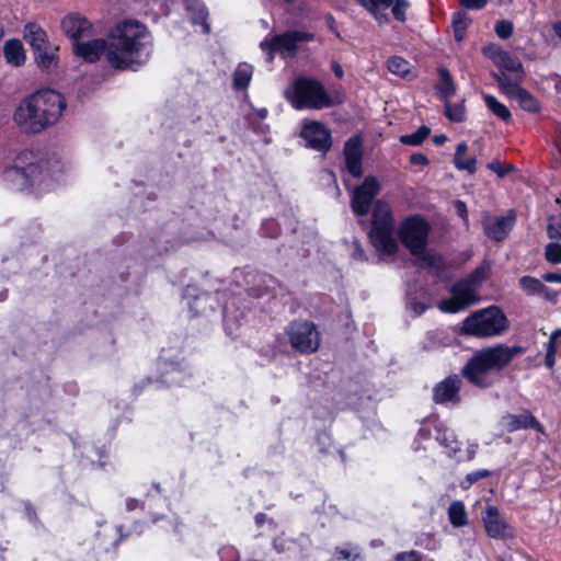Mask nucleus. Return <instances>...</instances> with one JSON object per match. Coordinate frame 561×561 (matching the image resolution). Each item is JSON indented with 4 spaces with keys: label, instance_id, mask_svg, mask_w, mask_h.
Masks as SVG:
<instances>
[{
    "label": "nucleus",
    "instance_id": "f257e3e1",
    "mask_svg": "<svg viewBox=\"0 0 561 561\" xmlns=\"http://www.w3.org/2000/svg\"><path fill=\"white\" fill-rule=\"evenodd\" d=\"M73 54L85 62H95L105 56L116 70L137 71L150 59L152 36L147 26L135 20L118 22L104 38H85L72 46Z\"/></svg>",
    "mask_w": 561,
    "mask_h": 561
},
{
    "label": "nucleus",
    "instance_id": "f03ea898",
    "mask_svg": "<svg viewBox=\"0 0 561 561\" xmlns=\"http://www.w3.org/2000/svg\"><path fill=\"white\" fill-rule=\"evenodd\" d=\"M62 171L59 159L37 157L33 151L24 150L3 170V179L13 190L42 193L54 187Z\"/></svg>",
    "mask_w": 561,
    "mask_h": 561
},
{
    "label": "nucleus",
    "instance_id": "7ed1b4c3",
    "mask_svg": "<svg viewBox=\"0 0 561 561\" xmlns=\"http://www.w3.org/2000/svg\"><path fill=\"white\" fill-rule=\"evenodd\" d=\"M67 106L55 90H39L24 98L13 114L14 123L26 134H39L56 125Z\"/></svg>",
    "mask_w": 561,
    "mask_h": 561
},
{
    "label": "nucleus",
    "instance_id": "20e7f679",
    "mask_svg": "<svg viewBox=\"0 0 561 561\" xmlns=\"http://www.w3.org/2000/svg\"><path fill=\"white\" fill-rule=\"evenodd\" d=\"M524 351L522 346L502 343L477 351L463 366L462 376L479 388H490L499 380V374Z\"/></svg>",
    "mask_w": 561,
    "mask_h": 561
},
{
    "label": "nucleus",
    "instance_id": "39448f33",
    "mask_svg": "<svg viewBox=\"0 0 561 561\" xmlns=\"http://www.w3.org/2000/svg\"><path fill=\"white\" fill-rule=\"evenodd\" d=\"M510 321L502 309L495 305L471 312L461 323L462 334L490 339L504 334Z\"/></svg>",
    "mask_w": 561,
    "mask_h": 561
},
{
    "label": "nucleus",
    "instance_id": "423d86ee",
    "mask_svg": "<svg viewBox=\"0 0 561 561\" xmlns=\"http://www.w3.org/2000/svg\"><path fill=\"white\" fill-rule=\"evenodd\" d=\"M284 94L296 110H322L334 104L320 81L304 76L295 79Z\"/></svg>",
    "mask_w": 561,
    "mask_h": 561
},
{
    "label": "nucleus",
    "instance_id": "0eeeda50",
    "mask_svg": "<svg viewBox=\"0 0 561 561\" xmlns=\"http://www.w3.org/2000/svg\"><path fill=\"white\" fill-rule=\"evenodd\" d=\"M394 231L396 225L390 206L382 201H377L373 208V221L369 231V239L377 252L392 255L398 251Z\"/></svg>",
    "mask_w": 561,
    "mask_h": 561
},
{
    "label": "nucleus",
    "instance_id": "6e6552de",
    "mask_svg": "<svg viewBox=\"0 0 561 561\" xmlns=\"http://www.w3.org/2000/svg\"><path fill=\"white\" fill-rule=\"evenodd\" d=\"M428 224L421 216L409 217L400 228L402 243L431 268H438L440 257L426 251Z\"/></svg>",
    "mask_w": 561,
    "mask_h": 561
},
{
    "label": "nucleus",
    "instance_id": "1a4fd4ad",
    "mask_svg": "<svg viewBox=\"0 0 561 561\" xmlns=\"http://www.w3.org/2000/svg\"><path fill=\"white\" fill-rule=\"evenodd\" d=\"M314 35L304 31H287L283 34H270L261 43L260 48L266 53L267 62H272L274 54L294 57L298 51V44L312 41Z\"/></svg>",
    "mask_w": 561,
    "mask_h": 561
},
{
    "label": "nucleus",
    "instance_id": "9d476101",
    "mask_svg": "<svg viewBox=\"0 0 561 561\" xmlns=\"http://www.w3.org/2000/svg\"><path fill=\"white\" fill-rule=\"evenodd\" d=\"M286 335L294 350L302 354H310L318 350L320 334L311 321H293L286 329Z\"/></svg>",
    "mask_w": 561,
    "mask_h": 561
},
{
    "label": "nucleus",
    "instance_id": "9b49d317",
    "mask_svg": "<svg viewBox=\"0 0 561 561\" xmlns=\"http://www.w3.org/2000/svg\"><path fill=\"white\" fill-rule=\"evenodd\" d=\"M478 288L473 287L465 278L453 285L451 297L439 302L443 312L456 313L479 301Z\"/></svg>",
    "mask_w": 561,
    "mask_h": 561
},
{
    "label": "nucleus",
    "instance_id": "f8f14e48",
    "mask_svg": "<svg viewBox=\"0 0 561 561\" xmlns=\"http://www.w3.org/2000/svg\"><path fill=\"white\" fill-rule=\"evenodd\" d=\"M159 367L161 370L160 378L157 380H152L151 378L147 379V382L153 385L157 389L171 386H182L191 376L187 365L171 360L165 356L160 357Z\"/></svg>",
    "mask_w": 561,
    "mask_h": 561
},
{
    "label": "nucleus",
    "instance_id": "ddd939ff",
    "mask_svg": "<svg viewBox=\"0 0 561 561\" xmlns=\"http://www.w3.org/2000/svg\"><path fill=\"white\" fill-rule=\"evenodd\" d=\"M436 440L446 449V455L457 461H471L479 448L477 443H470L466 450H461L460 442L456 434L454 431L446 427L437 428Z\"/></svg>",
    "mask_w": 561,
    "mask_h": 561
},
{
    "label": "nucleus",
    "instance_id": "4468645a",
    "mask_svg": "<svg viewBox=\"0 0 561 561\" xmlns=\"http://www.w3.org/2000/svg\"><path fill=\"white\" fill-rule=\"evenodd\" d=\"M61 30L72 46L95 35L92 22L79 12H70L61 20Z\"/></svg>",
    "mask_w": 561,
    "mask_h": 561
},
{
    "label": "nucleus",
    "instance_id": "2eb2a0df",
    "mask_svg": "<svg viewBox=\"0 0 561 561\" xmlns=\"http://www.w3.org/2000/svg\"><path fill=\"white\" fill-rule=\"evenodd\" d=\"M379 192V183L376 178L367 176L362 185L357 186L352 194L351 206L356 216L368 214L374 198Z\"/></svg>",
    "mask_w": 561,
    "mask_h": 561
},
{
    "label": "nucleus",
    "instance_id": "dca6fc26",
    "mask_svg": "<svg viewBox=\"0 0 561 561\" xmlns=\"http://www.w3.org/2000/svg\"><path fill=\"white\" fill-rule=\"evenodd\" d=\"M300 136L306 141V146L313 150L327 152L331 148V133L320 122L306 123L300 131Z\"/></svg>",
    "mask_w": 561,
    "mask_h": 561
},
{
    "label": "nucleus",
    "instance_id": "f3484780",
    "mask_svg": "<svg viewBox=\"0 0 561 561\" xmlns=\"http://www.w3.org/2000/svg\"><path fill=\"white\" fill-rule=\"evenodd\" d=\"M515 219L516 216L512 210L506 216H492L484 213L482 216L483 230L490 239L502 241L508 234Z\"/></svg>",
    "mask_w": 561,
    "mask_h": 561
},
{
    "label": "nucleus",
    "instance_id": "a211bd4d",
    "mask_svg": "<svg viewBox=\"0 0 561 561\" xmlns=\"http://www.w3.org/2000/svg\"><path fill=\"white\" fill-rule=\"evenodd\" d=\"M462 385L461 377L451 375L438 382L433 391V400L438 404L460 402L459 391Z\"/></svg>",
    "mask_w": 561,
    "mask_h": 561
},
{
    "label": "nucleus",
    "instance_id": "6ab92c4d",
    "mask_svg": "<svg viewBox=\"0 0 561 561\" xmlns=\"http://www.w3.org/2000/svg\"><path fill=\"white\" fill-rule=\"evenodd\" d=\"M482 519L486 534L493 539H503L507 525L501 517L496 506L488 505L483 512Z\"/></svg>",
    "mask_w": 561,
    "mask_h": 561
},
{
    "label": "nucleus",
    "instance_id": "aec40b11",
    "mask_svg": "<svg viewBox=\"0 0 561 561\" xmlns=\"http://www.w3.org/2000/svg\"><path fill=\"white\" fill-rule=\"evenodd\" d=\"M183 297L187 300L190 309L195 314L205 313L207 308L214 309L213 298L208 293L201 291L194 285H187L183 291Z\"/></svg>",
    "mask_w": 561,
    "mask_h": 561
},
{
    "label": "nucleus",
    "instance_id": "412c9836",
    "mask_svg": "<svg viewBox=\"0 0 561 561\" xmlns=\"http://www.w3.org/2000/svg\"><path fill=\"white\" fill-rule=\"evenodd\" d=\"M489 56L494 65L499 68V72L524 73L522 61L517 57L512 56L510 53L500 48H494Z\"/></svg>",
    "mask_w": 561,
    "mask_h": 561
},
{
    "label": "nucleus",
    "instance_id": "4be33fe9",
    "mask_svg": "<svg viewBox=\"0 0 561 561\" xmlns=\"http://www.w3.org/2000/svg\"><path fill=\"white\" fill-rule=\"evenodd\" d=\"M505 425L510 432H515L518 430H527L535 428L539 432L542 431L541 424L537 421V419L530 413L525 412L523 414H507L505 417Z\"/></svg>",
    "mask_w": 561,
    "mask_h": 561
},
{
    "label": "nucleus",
    "instance_id": "5701e85b",
    "mask_svg": "<svg viewBox=\"0 0 561 561\" xmlns=\"http://www.w3.org/2000/svg\"><path fill=\"white\" fill-rule=\"evenodd\" d=\"M492 78L497 82L500 90L511 98L520 88L524 73L492 72Z\"/></svg>",
    "mask_w": 561,
    "mask_h": 561
},
{
    "label": "nucleus",
    "instance_id": "b1692460",
    "mask_svg": "<svg viewBox=\"0 0 561 561\" xmlns=\"http://www.w3.org/2000/svg\"><path fill=\"white\" fill-rule=\"evenodd\" d=\"M330 561H365V556L359 546L344 542L333 549Z\"/></svg>",
    "mask_w": 561,
    "mask_h": 561
},
{
    "label": "nucleus",
    "instance_id": "393cba45",
    "mask_svg": "<svg viewBox=\"0 0 561 561\" xmlns=\"http://www.w3.org/2000/svg\"><path fill=\"white\" fill-rule=\"evenodd\" d=\"M519 286L529 296H545L549 300L553 298L550 289L538 278L523 276L519 278Z\"/></svg>",
    "mask_w": 561,
    "mask_h": 561
},
{
    "label": "nucleus",
    "instance_id": "a878e982",
    "mask_svg": "<svg viewBox=\"0 0 561 561\" xmlns=\"http://www.w3.org/2000/svg\"><path fill=\"white\" fill-rule=\"evenodd\" d=\"M4 57L8 64L19 67L25 61V50L21 41H7L3 47Z\"/></svg>",
    "mask_w": 561,
    "mask_h": 561
},
{
    "label": "nucleus",
    "instance_id": "bb28decb",
    "mask_svg": "<svg viewBox=\"0 0 561 561\" xmlns=\"http://www.w3.org/2000/svg\"><path fill=\"white\" fill-rule=\"evenodd\" d=\"M468 145L462 141L458 144L454 157L455 167L461 171H468L470 174L476 172V158L467 156Z\"/></svg>",
    "mask_w": 561,
    "mask_h": 561
},
{
    "label": "nucleus",
    "instance_id": "cd10ccee",
    "mask_svg": "<svg viewBox=\"0 0 561 561\" xmlns=\"http://www.w3.org/2000/svg\"><path fill=\"white\" fill-rule=\"evenodd\" d=\"M57 48H53L50 45H47L43 48H39L34 51V58L37 66L45 70H50L57 67L58 57L55 53Z\"/></svg>",
    "mask_w": 561,
    "mask_h": 561
},
{
    "label": "nucleus",
    "instance_id": "c85d7f7f",
    "mask_svg": "<svg viewBox=\"0 0 561 561\" xmlns=\"http://www.w3.org/2000/svg\"><path fill=\"white\" fill-rule=\"evenodd\" d=\"M24 38L33 48V51L49 45L46 33L36 24H27L24 30Z\"/></svg>",
    "mask_w": 561,
    "mask_h": 561
},
{
    "label": "nucleus",
    "instance_id": "c756f323",
    "mask_svg": "<svg viewBox=\"0 0 561 561\" xmlns=\"http://www.w3.org/2000/svg\"><path fill=\"white\" fill-rule=\"evenodd\" d=\"M470 22V16L463 11H457L453 14L451 27L456 42L460 43L465 38Z\"/></svg>",
    "mask_w": 561,
    "mask_h": 561
},
{
    "label": "nucleus",
    "instance_id": "7c9ffc66",
    "mask_svg": "<svg viewBox=\"0 0 561 561\" xmlns=\"http://www.w3.org/2000/svg\"><path fill=\"white\" fill-rule=\"evenodd\" d=\"M485 106L492 114L499 117L503 122H508L512 118L511 111L506 105L501 103L495 96L491 94H483Z\"/></svg>",
    "mask_w": 561,
    "mask_h": 561
},
{
    "label": "nucleus",
    "instance_id": "2f4dec72",
    "mask_svg": "<svg viewBox=\"0 0 561 561\" xmlns=\"http://www.w3.org/2000/svg\"><path fill=\"white\" fill-rule=\"evenodd\" d=\"M253 67L247 62L240 64L233 72V89L243 90L245 89L252 78Z\"/></svg>",
    "mask_w": 561,
    "mask_h": 561
},
{
    "label": "nucleus",
    "instance_id": "473e14b6",
    "mask_svg": "<svg viewBox=\"0 0 561 561\" xmlns=\"http://www.w3.org/2000/svg\"><path fill=\"white\" fill-rule=\"evenodd\" d=\"M388 70L403 79H411L413 77L411 72V65L408 60L399 56H393L387 61Z\"/></svg>",
    "mask_w": 561,
    "mask_h": 561
},
{
    "label": "nucleus",
    "instance_id": "72a5a7b5",
    "mask_svg": "<svg viewBox=\"0 0 561 561\" xmlns=\"http://www.w3.org/2000/svg\"><path fill=\"white\" fill-rule=\"evenodd\" d=\"M491 275V263L483 261L477 266L465 279L470 283L473 287L480 288L482 283L486 280Z\"/></svg>",
    "mask_w": 561,
    "mask_h": 561
},
{
    "label": "nucleus",
    "instance_id": "f704fd0d",
    "mask_svg": "<svg viewBox=\"0 0 561 561\" xmlns=\"http://www.w3.org/2000/svg\"><path fill=\"white\" fill-rule=\"evenodd\" d=\"M448 517L454 527L467 525V513L465 504L461 501H454L448 507Z\"/></svg>",
    "mask_w": 561,
    "mask_h": 561
},
{
    "label": "nucleus",
    "instance_id": "c9c22d12",
    "mask_svg": "<svg viewBox=\"0 0 561 561\" xmlns=\"http://www.w3.org/2000/svg\"><path fill=\"white\" fill-rule=\"evenodd\" d=\"M511 99L516 100L520 107L527 112L535 113L539 111V104L537 100L522 87L511 96Z\"/></svg>",
    "mask_w": 561,
    "mask_h": 561
},
{
    "label": "nucleus",
    "instance_id": "e433bc0d",
    "mask_svg": "<svg viewBox=\"0 0 561 561\" xmlns=\"http://www.w3.org/2000/svg\"><path fill=\"white\" fill-rule=\"evenodd\" d=\"M439 79L440 82L437 85L438 92L445 100H447L448 98L455 94V85L453 82V78L447 69L440 68Z\"/></svg>",
    "mask_w": 561,
    "mask_h": 561
},
{
    "label": "nucleus",
    "instance_id": "4c0bfd02",
    "mask_svg": "<svg viewBox=\"0 0 561 561\" xmlns=\"http://www.w3.org/2000/svg\"><path fill=\"white\" fill-rule=\"evenodd\" d=\"M431 129L423 125L416 131L402 135L400 137V142L408 146H420L430 135Z\"/></svg>",
    "mask_w": 561,
    "mask_h": 561
},
{
    "label": "nucleus",
    "instance_id": "58836bf2",
    "mask_svg": "<svg viewBox=\"0 0 561 561\" xmlns=\"http://www.w3.org/2000/svg\"><path fill=\"white\" fill-rule=\"evenodd\" d=\"M393 0H366L365 7L374 14V16L382 23L387 21V16L380 13V10L388 9Z\"/></svg>",
    "mask_w": 561,
    "mask_h": 561
},
{
    "label": "nucleus",
    "instance_id": "ea45409f",
    "mask_svg": "<svg viewBox=\"0 0 561 561\" xmlns=\"http://www.w3.org/2000/svg\"><path fill=\"white\" fill-rule=\"evenodd\" d=\"M344 157L346 159H362V147L358 138H350L344 146Z\"/></svg>",
    "mask_w": 561,
    "mask_h": 561
},
{
    "label": "nucleus",
    "instance_id": "a19ab883",
    "mask_svg": "<svg viewBox=\"0 0 561 561\" xmlns=\"http://www.w3.org/2000/svg\"><path fill=\"white\" fill-rule=\"evenodd\" d=\"M445 115L451 122H462L466 117L465 106L462 104L451 105L450 103H445Z\"/></svg>",
    "mask_w": 561,
    "mask_h": 561
},
{
    "label": "nucleus",
    "instance_id": "79ce46f5",
    "mask_svg": "<svg viewBox=\"0 0 561 561\" xmlns=\"http://www.w3.org/2000/svg\"><path fill=\"white\" fill-rule=\"evenodd\" d=\"M494 32L500 38L507 39L513 35L514 25L508 20H501L495 23Z\"/></svg>",
    "mask_w": 561,
    "mask_h": 561
},
{
    "label": "nucleus",
    "instance_id": "37998d69",
    "mask_svg": "<svg viewBox=\"0 0 561 561\" xmlns=\"http://www.w3.org/2000/svg\"><path fill=\"white\" fill-rule=\"evenodd\" d=\"M491 476V472L486 469H480L477 471L469 472L465 480L461 482L462 489H469L472 484L478 482L481 479L488 478Z\"/></svg>",
    "mask_w": 561,
    "mask_h": 561
},
{
    "label": "nucleus",
    "instance_id": "c03bdc74",
    "mask_svg": "<svg viewBox=\"0 0 561 561\" xmlns=\"http://www.w3.org/2000/svg\"><path fill=\"white\" fill-rule=\"evenodd\" d=\"M546 260L552 264L561 263V244L549 243L545 252Z\"/></svg>",
    "mask_w": 561,
    "mask_h": 561
},
{
    "label": "nucleus",
    "instance_id": "a18cd8bd",
    "mask_svg": "<svg viewBox=\"0 0 561 561\" xmlns=\"http://www.w3.org/2000/svg\"><path fill=\"white\" fill-rule=\"evenodd\" d=\"M547 233L550 239H561V218L551 217L549 219Z\"/></svg>",
    "mask_w": 561,
    "mask_h": 561
},
{
    "label": "nucleus",
    "instance_id": "49530a36",
    "mask_svg": "<svg viewBox=\"0 0 561 561\" xmlns=\"http://www.w3.org/2000/svg\"><path fill=\"white\" fill-rule=\"evenodd\" d=\"M262 233L270 238H275L279 234V227L274 219H267L262 224Z\"/></svg>",
    "mask_w": 561,
    "mask_h": 561
},
{
    "label": "nucleus",
    "instance_id": "de8ad7c7",
    "mask_svg": "<svg viewBox=\"0 0 561 561\" xmlns=\"http://www.w3.org/2000/svg\"><path fill=\"white\" fill-rule=\"evenodd\" d=\"M428 306L425 302L417 301L415 298L408 296L407 309L412 311L415 316H421Z\"/></svg>",
    "mask_w": 561,
    "mask_h": 561
},
{
    "label": "nucleus",
    "instance_id": "09e8293b",
    "mask_svg": "<svg viewBox=\"0 0 561 561\" xmlns=\"http://www.w3.org/2000/svg\"><path fill=\"white\" fill-rule=\"evenodd\" d=\"M347 171L354 178H360L363 174L362 171V159H346L345 160Z\"/></svg>",
    "mask_w": 561,
    "mask_h": 561
},
{
    "label": "nucleus",
    "instance_id": "8fccbe9b",
    "mask_svg": "<svg viewBox=\"0 0 561 561\" xmlns=\"http://www.w3.org/2000/svg\"><path fill=\"white\" fill-rule=\"evenodd\" d=\"M408 8V2L404 0H397L392 5V14L398 21H404L405 19V10Z\"/></svg>",
    "mask_w": 561,
    "mask_h": 561
},
{
    "label": "nucleus",
    "instance_id": "3c124183",
    "mask_svg": "<svg viewBox=\"0 0 561 561\" xmlns=\"http://www.w3.org/2000/svg\"><path fill=\"white\" fill-rule=\"evenodd\" d=\"M556 354H557V344H554L553 341H549L548 346H547L546 357H545V365L548 368H552L554 366Z\"/></svg>",
    "mask_w": 561,
    "mask_h": 561
},
{
    "label": "nucleus",
    "instance_id": "603ef678",
    "mask_svg": "<svg viewBox=\"0 0 561 561\" xmlns=\"http://www.w3.org/2000/svg\"><path fill=\"white\" fill-rule=\"evenodd\" d=\"M394 561H422V554L415 550L400 552L396 556Z\"/></svg>",
    "mask_w": 561,
    "mask_h": 561
},
{
    "label": "nucleus",
    "instance_id": "864d4df0",
    "mask_svg": "<svg viewBox=\"0 0 561 561\" xmlns=\"http://www.w3.org/2000/svg\"><path fill=\"white\" fill-rule=\"evenodd\" d=\"M465 9L480 10L485 7L486 0H459Z\"/></svg>",
    "mask_w": 561,
    "mask_h": 561
},
{
    "label": "nucleus",
    "instance_id": "5fc2aeb1",
    "mask_svg": "<svg viewBox=\"0 0 561 561\" xmlns=\"http://www.w3.org/2000/svg\"><path fill=\"white\" fill-rule=\"evenodd\" d=\"M457 214L463 219V221L467 224L468 221V209L467 205L462 201H457L455 204Z\"/></svg>",
    "mask_w": 561,
    "mask_h": 561
},
{
    "label": "nucleus",
    "instance_id": "6e6d98bb",
    "mask_svg": "<svg viewBox=\"0 0 561 561\" xmlns=\"http://www.w3.org/2000/svg\"><path fill=\"white\" fill-rule=\"evenodd\" d=\"M410 162L413 165H426L428 163V159L423 153H413L410 157Z\"/></svg>",
    "mask_w": 561,
    "mask_h": 561
},
{
    "label": "nucleus",
    "instance_id": "4d7b16f0",
    "mask_svg": "<svg viewBox=\"0 0 561 561\" xmlns=\"http://www.w3.org/2000/svg\"><path fill=\"white\" fill-rule=\"evenodd\" d=\"M489 169L495 172L499 176L503 178L506 174V170L503 169L500 161L495 160L489 163Z\"/></svg>",
    "mask_w": 561,
    "mask_h": 561
},
{
    "label": "nucleus",
    "instance_id": "13d9d810",
    "mask_svg": "<svg viewBox=\"0 0 561 561\" xmlns=\"http://www.w3.org/2000/svg\"><path fill=\"white\" fill-rule=\"evenodd\" d=\"M352 257L357 261H364L365 259L364 250L357 242L354 243V251Z\"/></svg>",
    "mask_w": 561,
    "mask_h": 561
},
{
    "label": "nucleus",
    "instance_id": "bf43d9fd",
    "mask_svg": "<svg viewBox=\"0 0 561 561\" xmlns=\"http://www.w3.org/2000/svg\"><path fill=\"white\" fill-rule=\"evenodd\" d=\"M543 280L548 283H559L561 284V274L559 273H546L542 276Z\"/></svg>",
    "mask_w": 561,
    "mask_h": 561
},
{
    "label": "nucleus",
    "instance_id": "052dcab7",
    "mask_svg": "<svg viewBox=\"0 0 561 561\" xmlns=\"http://www.w3.org/2000/svg\"><path fill=\"white\" fill-rule=\"evenodd\" d=\"M331 68H332V71L334 72V75L337 77V78H342L344 72H343V68L342 66L336 62V61H332L331 64Z\"/></svg>",
    "mask_w": 561,
    "mask_h": 561
},
{
    "label": "nucleus",
    "instance_id": "680f3d73",
    "mask_svg": "<svg viewBox=\"0 0 561 561\" xmlns=\"http://www.w3.org/2000/svg\"><path fill=\"white\" fill-rule=\"evenodd\" d=\"M554 138H556L557 148H558V150L561 153V124H558L556 126V136H554Z\"/></svg>",
    "mask_w": 561,
    "mask_h": 561
},
{
    "label": "nucleus",
    "instance_id": "e2e57ef3",
    "mask_svg": "<svg viewBox=\"0 0 561 561\" xmlns=\"http://www.w3.org/2000/svg\"><path fill=\"white\" fill-rule=\"evenodd\" d=\"M139 504H140L139 500H137V499H128L126 501V508L128 511H134L137 507H139Z\"/></svg>",
    "mask_w": 561,
    "mask_h": 561
},
{
    "label": "nucleus",
    "instance_id": "0e129e2a",
    "mask_svg": "<svg viewBox=\"0 0 561 561\" xmlns=\"http://www.w3.org/2000/svg\"><path fill=\"white\" fill-rule=\"evenodd\" d=\"M25 511H26L27 518L31 522H35L37 519L36 513H35V511L33 510V507L30 504H27L25 506Z\"/></svg>",
    "mask_w": 561,
    "mask_h": 561
},
{
    "label": "nucleus",
    "instance_id": "69168bd1",
    "mask_svg": "<svg viewBox=\"0 0 561 561\" xmlns=\"http://www.w3.org/2000/svg\"><path fill=\"white\" fill-rule=\"evenodd\" d=\"M446 141H447V137H446L444 134L435 135V136L433 137V142H434L435 145L440 146V145H444Z\"/></svg>",
    "mask_w": 561,
    "mask_h": 561
},
{
    "label": "nucleus",
    "instance_id": "338daca9",
    "mask_svg": "<svg viewBox=\"0 0 561 561\" xmlns=\"http://www.w3.org/2000/svg\"><path fill=\"white\" fill-rule=\"evenodd\" d=\"M266 520V515L264 513H257L255 515V524L261 527Z\"/></svg>",
    "mask_w": 561,
    "mask_h": 561
},
{
    "label": "nucleus",
    "instance_id": "774afa93",
    "mask_svg": "<svg viewBox=\"0 0 561 561\" xmlns=\"http://www.w3.org/2000/svg\"><path fill=\"white\" fill-rule=\"evenodd\" d=\"M552 30L554 34L561 39V20L553 23Z\"/></svg>",
    "mask_w": 561,
    "mask_h": 561
}]
</instances>
